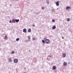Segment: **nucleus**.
Returning <instances> with one entry per match:
<instances>
[{"instance_id":"obj_12","label":"nucleus","mask_w":73,"mask_h":73,"mask_svg":"<svg viewBox=\"0 0 73 73\" xmlns=\"http://www.w3.org/2000/svg\"><path fill=\"white\" fill-rule=\"evenodd\" d=\"M70 7L69 6H68L66 7V9H67V10H68L69 9H70Z\"/></svg>"},{"instance_id":"obj_19","label":"nucleus","mask_w":73,"mask_h":73,"mask_svg":"<svg viewBox=\"0 0 73 73\" xmlns=\"http://www.w3.org/2000/svg\"><path fill=\"white\" fill-rule=\"evenodd\" d=\"M11 53H12V54H14V53H15V51H12Z\"/></svg>"},{"instance_id":"obj_10","label":"nucleus","mask_w":73,"mask_h":73,"mask_svg":"<svg viewBox=\"0 0 73 73\" xmlns=\"http://www.w3.org/2000/svg\"><path fill=\"white\" fill-rule=\"evenodd\" d=\"M23 32H24V33H26L27 32V29H23Z\"/></svg>"},{"instance_id":"obj_28","label":"nucleus","mask_w":73,"mask_h":73,"mask_svg":"<svg viewBox=\"0 0 73 73\" xmlns=\"http://www.w3.org/2000/svg\"><path fill=\"white\" fill-rule=\"evenodd\" d=\"M28 41H30V39H28Z\"/></svg>"},{"instance_id":"obj_23","label":"nucleus","mask_w":73,"mask_h":73,"mask_svg":"<svg viewBox=\"0 0 73 73\" xmlns=\"http://www.w3.org/2000/svg\"><path fill=\"white\" fill-rule=\"evenodd\" d=\"M30 38H31V37L29 36H28V39H30Z\"/></svg>"},{"instance_id":"obj_6","label":"nucleus","mask_w":73,"mask_h":73,"mask_svg":"<svg viewBox=\"0 0 73 73\" xmlns=\"http://www.w3.org/2000/svg\"><path fill=\"white\" fill-rule=\"evenodd\" d=\"M59 1H58L57 2H56V4L57 6H59Z\"/></svg>"},{"instance_id":"obj_21","label":"nucleus","mask_w":73,"mask_h":73,"mask_svg":"<svg viewBox=\"0 0 73 73\" xmlns=\"http://www.w3.org/2000/svg\"><path fill=\"white\" fill-rule=\"evenodd\" d=\"M42 9H43V10L44 9H45V8L44 7H42Z\"/></svg>"},{"instance_id":"obj_4","label":"nucleus","mask_w":73,"mask_h":73,"mask_svg":"<svg viewBox=\"0 0 73 73\" xmlns=\"http://www.w3.org/2000/svg\"><path fill=\"white\" fill-rule=\"evenodd\" d=\"M63 66H67V63L64 62H63Z\"/></svg>"},{"instance_id":"obj_24","label":"nucleus","mask_w":73,"mask_h":73,"mask_svg":"<svg viewBox=\"0 0 73 73\" xmlns=\"http://www.w3.org/2000/svg\"><path fill=\"white\" fill-rule=\"evenodd\" d=\"M52 22H54L55 21L54 19H52Z\"/></svg>"},{"instance_id":"obj_34","label":"nucleus","mask_w":73,"mask_h":73,"mask_svg":"<svg viewBox=\"0 0 73 73\" xmlns=\"http://www.w3.org/2000/svg\"><path fill=\"white\" fill-rule=\"evenodd\" d=\"M39 13H40V12H39Z\"/></svg>"},{"instance_id":"obj_17","label":"nucleus","mask_w":73,"mask_h":73,"mask_svg":"<svg viewBox=\"0 0 73 73\" xmlns=\"http://www.w3.org/2000/svg\"><path fill=\"white\" fill-rule=\"evenodd\" d=\"M67 21H70V19L68 18L67 19Z\"/></svg>"},{"instance_id":"obj_1","label":"nucleus","mask_w":73,"mask_h":73,"mask_svg":"<svg viewBox=\"0 0 73 73\" xmlns=\"http://www.w3.org/2000/svg\"><path fill=\"white\" fill-rule=\"evenodd\" d=\"M45 42L47 44H49V40L48 39H46L45 40Z\"/></svg>"},{"instance_id":"obj_29","label":"nucleus","mask_w":73,"mask_h":73,"mask_svg":"<svg viewBox=\"0 0 73 73\" xmlns=\"http://www.w3.org/2000/svg\"><path fill=\"white\" fill-rule=\"evenodd\" d=\"M33 27H35V25H33Z\"/></svg>"},{"instance_id":"obj_7","label":"nucleus","mask_w":73,"mask_h":73,"mask_svg":"<svg viewBox=\"0 0 73 73\" xmlns=\"http://www.w3.org/2000/svg\"><path fill=\"white\" fill-rule=\"evenodd\" d=\"M46 40V38H44V40H42V42L43 43H45V40Z\"/></svg>"},{"instance_id":"obj_32","label":"nucleus","mask_w":73,"mask_h":73,"mask_svg":"<svg viewBox=\"0 0 73 73\" xmlns=\"http://www.w3.org/2000/svg\"><path fill=\"white\" fill-rule=\"evenodd\" d=\"M0 69H1V68H0Z\"/></svg>"},{"instance_id":"obj_3","label":"nucleus","mask_w":73,"mask_h":73,"mask_svg":"<svg viewBox=\"0 0 73 73\" xmlns=\"http://www.w3.org/2000/svg\"><path fill=\"white\" fill-rule=\"evenodd\" d=\"M14 63H17L18 62V59H15L14 60Z\"/></svg>"},{"instance_id":"obj_2","label":"nucleus","mask_w":73,"mask_h":73,"mask_svg":"<svg viewBox=\"0 0 73 73\" xmlns=\"http://www.w3.org/2000/svg\"><path fill=\"white\" fill-rule=\"evenodd\" d=\"M63 57H65L66 56V52H63L62 53V54Z\"/></svg>"},{"instance_id":"obj_18","label":"nucleus","mask_w":73,"mask_h":73,"mask_svg":"<svg viewBox=\"0 0 73 73\" xmlns=\"http://www.w3.org/2000/svg\"><path fill=\"white\" fill-rule=\"evenodd\" d=\"M19 39H20L19 38H18L16 39V40L17 41H19Z\"/></svg>"},{"instance_id":"obj_20","label":"nucleus","mask_w":73,"mask_h":73,"mask_svg":"<svg viewBox=\"0 0 73 73\" xmlns=\"http://www.w3.org/2000/svg\"><path fill=\"white\" fill-rule=\"evenodd\" d=\"M5 39H6V38H7V36H5Z\"/></svg>"},{"instance_id":"obj_11","label":"nucleus","mask_w":73,"mask_h":73,"mask_svg":"<svg viewBox=\"0 0 73 73\" xmlns=\"http://www.w3.org/2000/svg\"><path fill=\"white\" fill-rule=\"evenodd\" d=\"M52 69L53 70H55V69H56V66H54L52 67Z\"/></svg>"},{"instance_id":"obj_27","label":"nucleus","mask_w":73,"mask_h":73,"mask_svg":"<svg viewBox=\"0 0 73 73\" xmlns=\"http://www.w3.org/2000/svg\"><path fill=\"white\" fill-rule=\"evenodd\" d=\"M36 15H38L39 14L38 12L36 13Z\"/></svg>"},{"instance_id":"obj_13","label":"nucleus","mask_w":73,"mask_h":73,"mask_svg":"<svg viewBox=\"0 0 73 73\" xmlns=\"http://www.w3.org/2000/svg\"><path fill=\"white\" fill-rule=\"evenodd\" d=\"M46 2L47 4H49V0H46Z\"/></svg>"},{"instance_id":"obj_8","label":"nucleus","mask_w":73,"mask_h":73,"mask_svg":"<svg viewBox=\"0 0 73 73\" xmlns=\"http://www.w3.org/2000/svg\"><path fill=\"white\" fill-rule=\"evenodd\" d=\"M12 22L13 23H16V19H12Z\"/></svg>"},{"instance_id":"obj_9","label":"nucleus","mask_w":73,"mask_h":73,"mask_svg":"<svg viewBox=\"0 0 73 73\" xmlns=\"http://www.w3.org/2000/svg\"><path fill=\"white\" fill-rule=\"evenodd\" d=\"M56 28V26H54L52 27V29L53 30L55 29Z\"/></svg>"},{"instance_id":"obj_26","label":"nucleus","mask_w":73,"mask_h":73,"mask_svg":"<svg viewBox=\"0 0 73 73\" xmlns=\"http://www.w3.org/2000/svg\"><path fill=\"white\" fill-rule=\"evenodd\" d=\"M52 57V55H50L48 56V57H49V58H50V57Z\"/></svg>"},{"instance_id":"obj_15","label":"nucleus","mask_w":73,"mask_h":73,"mask_svg":"<svg viewBox=\"0 0 73 73\" xmlns=\"http://www.w3.org/2000/svg\"><path fill=\"white\" fill-rule=\"evenodd\" d=\"M28 32H31V29H29L28 30Z\"/></svg>"},{"instance_id":"obj_31","label":"nucleus","mask_w":73,"mask_h":73,"mask_svg":"<svg viewBox=\"0 0 73 73\" xmlns=\"http://www.w3.org/2000/svg\"><path fill=\"white\" fill-rule=\"evenodd\" d=\"M11 6V5H10V6Z\"/></svg>"},{"instance_id":"obj_5","label":"nucleus","mask_w":73,"mask_h":73,"mask_svg":"<svg viewBox=\"0 0 73 73\" xmlns=\"http://www.w3.org/2000/svg\"><path fill=\"white\" fill-rule=\"evenodd\" d=\"M8 62H12V59H11V58H9L8 60Z\"/></svg>"},{"instance_id":"obj_16","label":"nucleus","mask_w":73,"mask_h":73,"mask_svg":"<svg viewBox=\"0 0 73 73\" xmlns=\"http://www.w3.org/2000/svg\"><path fill=\"white\" fill-rule=\"evenodd\" d=\"M33 41L36 40V38H35V37H34L33 38Z\"/></svg>"},{"instance_id":"obj_14","label":"nucleus","mask_w":73,"mask_h":73,"mask_svg":"<svg viewBox=\"0 0 73 73\" xmlns=\"http://www.w3.org/2000/svg\"><path fill=\"white\" fill-rule=\"evenodd\" d=\"M16 23H18V21H19V19H15V22Z\"/></svg>"},{"instance_id":"obj_30","label":"nucleus","mask_w":73,"mask_h":73,"mask_svg":"<svg viewBox=\"0 0 73 73\" xmlns=\"http://www.w3.org/2000/svg\"><path fill=\"white\" fill-rule=\"evenodd\" d=\"M62 38H63V39H64V38L63 37H62Z\"/></svg>"},{"instance_id":"obj_25","label":"nucleus","mask_w":73,"mask_h":73,"mask_svg":"<svg viewBox=\"0 0 73 73\" xmlns=\"http://www.w3.org/2000/svg\"><path fill=\"white\" fill-rule=\"evenodd\" d=\"M52 10V12H54V9H53Z\"/></svg>"},{"instance_id":"obj_33","label":"nucleus","mask_w":73,"mask_h":73,"mask_svg":"<svg viewBox=\"0 0 73 73\" xmlns=\"http://www.w3.org/2000/svg\"><path fill=\"white\" fill-rule=\"evenodd\" d=\"M24 73H27V72H26V73H25V72Z\"/></svg>"},{"instance_id":"obj_22","label":"nucleus","mask_w":73,"mask_h":73,"mask_svg":"<svg viewBox=\"0 0 73 73\" xmlns=\"http://www.w3.org/2000/svg\"><path fill=\"white\" fill-rule=\"evenodd\" d=\"M9 22L10 23H12V20H10Z\"/></svg>"}]
</instances>
